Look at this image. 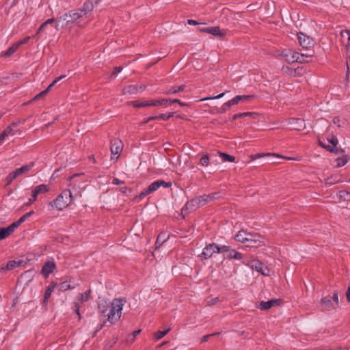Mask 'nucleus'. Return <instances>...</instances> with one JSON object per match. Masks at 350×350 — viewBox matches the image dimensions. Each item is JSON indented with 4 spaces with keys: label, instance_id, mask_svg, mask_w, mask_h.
Instances as JSON below:
<instances>
[{
    "label": "nucleus",
    "instance_id": "1",
    "mask_svg": "<svg viewBox=\"0 0 350 350\" xmlns=\"http://www.w3.org/2000/svg\"><path fill=\"white\" fill-rule=\"evenodd\" d=\"M126 298H116L109 304V313L107 314V320L113 324L118 322L121 317L122 307L126 304Z\"/></svg>",
    "mask_w": 350,
    "mask_h": 350
},
{
    "label": "nucleus",
    "instance_id": "2",
    "mask_svg": "<svg viewBox=\"0 0 350 350\" xmlns=\"http://www.w3.org/2000/svg\"><path fill=\"white\" fill-rule=\"evenodd\" d=\"M72 193L70 190H64L57 197L50 203L52 208L62 211L70 203Z\"/></svg>",
    "mask_w": 350,
    "mask_h": 350
},
{
    "label": "nucleus",
    "instance_id": "3",
    "mask_svg": "<svg viewBox=\"0 0 350 350\" xmlns=\"http://www.w3.org/2000/svg\"><path fill=\"white\" fill-rule=\"evenodd\" d=\"M338 304V293L335 291L331 297L327 295L321 299L320 304L323 310H330L336 308Z\"/></svg>",
    "mask_w": 350,
    "mask_h": 350
},
{
    "label": "nucleus",
    "instance_id": "4",
    "mask_svg": "<svg viewBox=\"0 0 350 350\" xmlns=\"http://www.w3.org/2000/svg\"><path fill=\"white\" fill-rule=\"evenodd\" d=\"M171 185L172 184L170 182H165L163 180H157L152 183L148 187L142 191L139 196L140 198H143L146 196L157 191L160 187L168 188L171 186Z\"/></svg>",
    "mask_w": 350,
    "mask_h": 350
},
{
    "label": "nucleus",
    "instance_id": "5",
    "mask_svg": "<svg viewBox=\"0 0 350 350\" xmlns=\"http://www.w3.org/2000/svg\"><path fill=\"white\" fill-rule=\"evenodd\" d=\"M243 264L250 267L252 269H255L263 275H268L269 270L267 267H263L262 263L258 260H252L248 262H243Z\"/></svg>",
    "mask_w": 350,
    "mask_h": 350
},
{
    "label": "nucleus",
    "instance_id": "6",
    "mask_svg": "<svg viewBox=\"0 0 350 350\" xmlns=\"http://www.w3.org/2000/svg\"><path fill=\"white\" fill-rule=\"evenodd\" d=\"M247 239V240H246L245 243L246 244V247H258L262 244L260 236L258 234H252L251 232H248Z\"/></svg>",
    "mask_w": 350,
    "mask_h": 350
},
{
    "label": "nucleus",
    "instance_id": "7",
    "mask_svg": "<svg viewBox=\"0 0 350 350\" xmlns=\"http://www.w3.org/2000/svg\"><path fill=\"white\" fill-rule=\"evenodd\" d=\"M297 38L300 46L304 49H308L313 45V40L302 32L297 33Z\"/></svg>",
    "mask_w": 350,
    "mask_h": 350
},
{
    "label": "nucleus",
    "instance_id": "8",
    "mask_svg": "<svg viewBox=\"0 0 350 350\" xmlns=\"http://www.w3.org/2000/svg\"><path fill=\"white\" fill-rule=\"evenodd\" d=\"M168 102L167 98H163L161 100H152L135 104L134 106L137 108L148 107V106H157L165 105Z\"/></svg>",
    "mask_w": 350,
    "mask_h": 350
},
{
    "label": "nucleus",
    "instance_id": "9",
    "mask_svg": "<svg viewBox=\"0 0 350 350\" xmlns=\"http://www.w3.org/2000/svg\"><path fill=\"white\" fill-rule=\"evenodd\" d=\"M217 253V244L216 243H210L207 245L202 250V252L200 256L204 259H208L213 255V254Z\"/></svg>",
    "mask_w": 350,
    "mask_h": 350
},
{
    "label": "nucleus",
    "instance_id": "10",
    "mask_svg": "<svg viewBox=\"0 0 350 350\" xmlns=\"http://www.w3.org/2000/svg\"><path fill=\"white\" fill-rule=\"evenodd\" d=\"M198 208H200V205L198 204V202L196 198L188 201L182 208L181 212L182 214H183V213H185V214H187L188 213L196 211Z\"/></svg>",
    "mask_w": 350,
    "mask_h": 350
},
{
    "label": "nucleus",
    "instance_id": "11",
    "mask_svg": "<svg viewBox=\"0 0 350 350\" xmlns=\"http://www.w3.org/2000/svg\"><path fill=\"white\" fill-rule=\"evenodd\" d=\"M282 55L285 58L286 61L288 64H293L297 60V58H299L298 52L289 49L283 50L282 52Z\"/></svg>",
    "mask_w": 350,
    "mask_h": 350
},
{
    "label": "nucleus",
    "instance_id": "12",
    "mask_svg": "<svg viewBox=\"0 0 350 350\" xmlns=\"http://www.w3.org/2000/svg\"><path fill=\"white\" fill-rule=\"evenodd\" d=\"M122 142L121 140L118 139H114L111 142V152L112 155H116V158H118V155L122 150Z\"/></svg>",
    "mask_w": 350,
    "mask_h": 350
},
{
    "label": "nucleus",
    "instance_id": "13",
    "mask_svg": "<svg viewBox=\"0 0 350 350\" xmlns=\"http://www.w3.org/2000/svg\"><path fill=\"white\" fill-rule=\"evenodd\" d=\"M280 303H281V299H272L267 301H261L260 303L259 306H258V308L260 310H266L270 309L271 308H272L275 306L280 305Z\"/></svg>",
    "mask_w": 350,
    "mask_h": 350
},
{
    "label": "nucleus",
    "instance_id": "14",
    "mask_svg": "<svg viewBox=\"0 0 350 350\" xmlns=\"http://www.w3.org/2000/svg\"><path fill=\"white\" fill-rule=\"evenodd\" d=\"M68 21L67 24L73 23L79 18H82L83 16L81 15V11H79V10H72L69 12H68Z\"/></svg>",
    "mask_w": 350,
    "mask_h": 350
},
{
    "label": "nucleus",
    "instance_id": "15",
    "mask_svg": "<svg viewBox=\"0 0 350 350\" xmlns=\"http://www.w3.org/2000/svg\"><path fill=\"white\" fill-rule=\"evenodd\" d=\"M49 191L47 185L42 184L35 187L32 192V198H31L30 202H34L38 194L44 193Z\"/></svg>",
    "mask_w": 350,
    "mask_h": 350
},
{
    "label": "nucleus",
    "instance_id": "16",
    "mask_svg": "<svg viewBox=\"0 0 350 350\" xmlns=\"http://www.w3.org/2000/svg\"><path fill=\"white\" fill-rule=\"evenodd\" d=\"M21 264V262L16 261V260H10L8 261L5 265L1 267L0 269V274H3L8 271H11L14 269L16 267H18Z\"/></svg>",
    "mask_w": 350,
    "mask_h": 350
},
{
    "label": "nucleus",
    "instance_id": "17",
    "mask_svg": "<svg viewBox=\"0 0 350 350\" xmlns=\"http://www.w3.org/2000/svg\"><path fill=\"white\" fill-rule=\"evenodd\" d=\"M290 124L295 130L301 131L306 128L305 121L301 118H292Z\"/></svg>",
    "mask_w": 350,
    "mask_h": 350
},
{
    "label": "nucleus",
    "instance_id": "18",
    "mask_svg": "<svg viewBox=\"0 0 350 350\" xmlns=\"http://www.w3.org/2000/svg\"><path fill=\"white\" fill-rule=\"evenodd\" d=\"M202 31L208 33L213 36H218L219 38H223L225 36V33L221 31L219 27H210L206 28H203L201 29Z\"/></svg>",
    "mask_w": 350,
    "mask_h": 350
},
{
    "label": "nucleus",
    "instance_id": "19",
    "mask_svg": "<svg viewBox=\"0 0 350 350\" xmlns=\"http://www.w3.org/2000/svg\"><path fill=\"white\" fill-rule=\"evenodd\" d=\"M55 263L53 261H48L44 263L42 268V273L47 277L55 269Z\"/></svg>",
    "mask_w": 350,
    "mask_h": 350
},
{
    "label": "nucleus",
    "instance_id": "20",
    "mask_svg": "<svg viewBox=\"0 0 350 350\" xmlns=\"http://www.w3.org/2000/svg\"><path fill=\"white\" fill-rule=\"evenodd\" d=\"M55 287V283L51 282L50 284L46 287L45 291H44V295L42 300V305L45 307H46L48 301L49 297H51V295L52 292L54 291Z\"/></svg>",
    "mask_w": 350,
    "mask_h": 350
},
{
    "label": "nucleus",
    "instance_id": "21",
    "mask_svg": "<svg viewBox=\"0 0 350 350\" xmlns=\"http://www.w3.org/2000/svg\"><path fill=\"white\" fill-rule=\"evenodd\" d=\"M318 144L327 150V151L334 153L336 154H342L345 152V150L341 148H334V146H331L330 145H326L323 142L319 140Z\"/></svg>",
    "mask_w": 350,
    "mask_h": 350
},
{
    "label": "nucleus",
    "instance_id": "22",
    "mask_svg": "<svg viewBox=\"0 0 350 350\" xmlns=\"http://www.w3.org/2000/svg\"><path fill=\"white\" fill-rule=\"evenodd\" d=\"M254 97V95H239L232 99V104L237 105L240 101H250Z\"/></svg>",
    "mask_w": 350,
    "mask_h": 350
},
{
    "label": "nucleus",
    "instance_id": "23",
    "mask_svg": "<svg viewBox=\"0 0 350 350\" xmlns=\"http://www.w3.org/2000/svg\"><path fill=\"white\" fill-rule=\"evenodd\" d=\"M34 162H31L28 165H23L21 167L17 168L15 170L17 176H19L23 174L27 173L34 165Z\"/></svg>",
    "mask_w": 350,
    "mask_h": 350
},
{
    "label": "nucleus",
    "instance_id": "24",
    "mask_svg": "<svg viewBox=\"0 0 350 350\" xmlns=\"http://www.w3.org/2000/svg\"><path fill=\"white\" fill-rule=\"evenodd\" d=\"M139 92L138 86L136 85H130L128 86H126L123 89V94H137Z\"/></svg>",
    "mask_w": 350,
    "mask_h": 350
},
{
    "label": "nucleus",
    "instance_id": "25",
    "mask_svg": "<svg viewBox=\"0 0 350 350\" xmlns=\"http://www.w3.org/2000/svg\"><path fill=\"white\" fill-rule=\"evenodd\" d=\"M227 258L229 259L233 258L241 260L243 258V255L241 253L237 252L235 250L230 249L229 253L227 254Z\"/></svg>",
    "mask_w": 350,
    "mask_h": 350
},
{
    "label": "nucleus",
    "instance_id": "26",
    "mask_svg": "<svg viewBox=\"0 0 350 350\" xmlns=\"http://www.w3.org/2000/svg\"><path fill=\"white\" fill-rule=\"evenodd\" d=\"M248 236V232L245 230H240L237 234L235 235L234 239L236 241L245 243Z\"/></svg>",
    "mask_w": 350,
    "mask_h": 350
},
{
    "label": "nucleus",
    "instance_id": "27",
    "mask_svg": "<svg viewBox=\"0 0 350 350\" xmlns=\"http://www.w3.org/2000/svg\"><path fill=\"white\" fill-rule=\"evenodd\" d=\"M213 161V157L211 155L204 154L202 156L200 160V164L202 166L206 167L211 162Z\"/></svg>",
    "mask_w": 350,
    "mask_h": 350
},
{
    "label": "nucleus",
    "instance_id": "28",
    "mask_svg": "<svg viewBox=\"0 0 350 350\" xmlns=\"http://www.w3.org/2000/svg\"><path fill=\"white\" fill-rule=\"evenodd\" d=\"M167 238H168V237L167 235V233H165V232L160 233L158 235L156 243H155L156 247H159L164 242L166 241Z\"/></svg>",
    "mask_w": 350,
    "mask_h": 350
},
{
    "label": "nucleus",
    "instance_id": "29",
    "mask_svg": "<svg viewBox=\"0 0 350 350\" xmlns=\"http://www.w3.org/2000/svg\"><path fill=\"white\" fill-rule=\"evenodd\" d=\"M298 57L297 60L295 62H299L301 64L303 63H307L309 62L308 58H310L312 57V54L306 53V54H301L298 53Z\"/></svg>",
    "mask_w": 350,
    "mask_h": 350
},
{
    "label": "nucleus",
    "instance_id": "30",
    "mask_svg": "<svg viewBox=\"0 0 350 350\" xmlns=\"http://www.w3.org/2000/svg\"><path fill=\"white\" fill-rule=\"evenodd\" d=\"M196 199L198 202L200 207L210 202V197L206 194L196 197Z\"/></svg>",
    "mask_w": 350,
    "mask_h": 350
},
{
    "label": "nucleus",
    "instance_id": "31",
    "mask_svg": "<svg viewBox=\"0 0 350 350\" xmlns=\"http://www.w3.org/2000/svg\"><path fill=\"white\" fill-rule=\"evenodd\" d=\"M108 308H109V306L108 305L107 301L106 300H102L98 304V306L99 312L103 314H105L106 313Z\"/></svg>",
    "mask_w": 350,
    "mask_h": 350
},
{
    "label": "nucleus",
    "instance_id": "32",
    "mask_svg": "<svg viewBox=\"0 0 350 350\" xmlns=\"http://www.w3.org/2000/svg\"><path fill=\"white\" fill-rule=\"evenodd\" d=\"M350 157L348 155H344L342 157H338L336 159L337 166H344L349 160Z\"/></svg>",
    "mask_w": 350,
    "mask_h": 350
},
{
    "label": "nucleus",
    "instance_id": "33",
    "mask_svg": "<svg viewBox=\"0 0 350 350\" xmlns=\"http://www.w3.org/2000/svg\"><path fill=\"white\" fill-rule=\"evenodd\" d=\"M325 184L334 185L340 182V178L338 175H332L325 180Z\"/></svg>",
    "mask_w": 350,
    "mask_h": 350
},
{
    "label": "nucleus",
    "instance_id": "34",
    "mask_svg": "<svg viewBox=\"0 0 350 350\" xmlns=\"http://www.w3.org/2000/svg\"><path fill=\"white\" fill-rule=\"evenodd\" d=\"M68 12L64 14L63 15H62L61 16L58 17L57 18V21L59 22V23H62V25H61V27L63 28L64 27H66L68 25V24H67V21H68Z\"/></svg>",
    "mask_w": 350,
    "mask_h": 350
},
{
    "label": "nucleus",
    "instance_id": "35",
    "mask_svg": "<svg viewBox=\"0 0 350 350\" xmlns=\"http://www.w3.org/2000/svg\"><path fill=\"white\" fill-rule=\"evenodd\" d=\"M170 331V328H168L164 331H158L154 334V338L156 340H159L161 339L164 336H165Z\"/></svg>",
    "mask_w": 350,
    "mask_h": 350
},
{
    "label": "nucleus",
    "instance_id": "36",
    "mask_svg": "<svg viewBox=\"0 0 350 350\" xmlns=\"http://www.w3.org/2000/svg\"><path fill=\"white\" fill-rule=\"evenodd\" d=\"M220 157L223 159L224 161H229L234 162L235 160V157L231 155H229L226 153L219 152Z\"/></svg>",
    "mask_w": 350,
    "mask_h": 350
},
{
    "label": "nucleus",
    "instance_id": "37",
    "mask_svg": "<svg viewBox=\"0 0 350 350\" xmlns=\"http://www.w3.org/2000/svg\"><path fill=\"white\" fill-rule=\"evenodd\" d=\"M327 142L330 144L331 146H334V148H338L337 145L338 144V140L337 137L334 135L328 136L327 138Z\"/></svg>",
    "mask_w": 350,
    "mask_h": 350
},
{
    "label": "nucleus",
    "instance_id": "38",
    "mask_svg": "<svg viewBox=\"0 0 350 350\" xmlns=\"http://www.w3.org/2000/svg\"><path fill=\"white\" fill-rule=\"evenodd\" d=\"M11 234L8 228H0V241L4 239Z\"/></svg>",
    "mask_w": 350,
    "mask_h": 350
},
{
    "label": "nucleus",
    "instance_id": "39",
    "mask_svg": "<svg viewBox=\"0 0 350 350\" xmlns=\"http://www.w3.org/2000/svg\"><path fill=\"white\" fill-rule=\"evenodd\" d=\"M18 45L16 43L14 44L12 46L8 48L5 51V52L4 53V55L8 56V57L10 56L18 49Z\"/></svg>",
    "mask_w": 350,
    "mask_h": 350
},
{
    "label": "nucleus",
    "instance_id": "40",
    "mask_svg": "<svg viewBox=\"0 0 350 350\" xmlns=\"http://www.w3.org/2000/svg\"><path fill=\"white\" fill-rule=\"evenodd\" d=\"M230 247L228 245H217V253H229Z\"/></svg>",
    "mask_w": 350,
    "mask_h": 350
},
{
    "label": "nucleus",
    "instance_id": "41",
    "mask_svg": "<svg viewBox=\"0 0 350 350\" xmlns=\"http://www.w3.org/2000/svg\"><path fill=\"white\" fill-rule=\"evenodd\" d=\"M18 177L15 171L10 173L8 176L5 178V182L7 185L11 184V183L16 178Z\"/></svg>",
    "mask_w": 350,
    "mask_h": 350
},
{
    "label": "nucleus",
    "instance_id": "42",
    "mask_svg": "<svg viewBox=\"0 0 350 350\" xmlns=\"http://www.w3.org/2000/svg\"><path fill=\"white\" fill-rule=\"evenodd\" d=\"M52 87L51 86V85H49V87L44 90V91L41 92L40 93H39L38 94H37L33 98V100H38L42 97H44V96L46 95V94L49 92L50 89Z\"/></svg>",
    "mask_w": 350,
    "mask_h": 350
},
{
    "label": "nucleus",
    "instance_id": "43",
    "mask_svg": "<svg viewBox=\"0 0 350 350\" xmlns=\"http://www.w3.org/2000/svg\"><path fill=\"white\" fill-rule=\"evenodd\" d=\"M90 293V291H88L83 293L79 294V295L78 296V299L81 302L88 301L89 299Z\"/></svg>",
    "mask_w": 350,
    "mask_h": 350
},
{
    "label": "nucleus",
    "instance_id": "44",
    "mask_svg": "<svg viewBox=\"0 0 350 350\" xmlns=\"http://www.w3.org/2000/svg\"><path fill=\"white\" fill-rule=\"evenodd\" d=\"M232 105H234V104H232V99L228 100V102L225 103L221 108V113H224L226 112L227 110H228L231 106Z\"/></svg>",
    "mask_w": 350,
    "mask_h": 350
},
{
    "label": "nucleus",
    "instance_id": "45",
    "mask_svg": "<svg viewBox=\"0 0 350 350\" xmlns=\"http://www.w3.org/2000/svg\"><path fill=\"white\" fill-rule=\"evenodd\" d=\"M21 224V223L19 222V221L18 220L16 221L13 222L12 224H10L7 228L9 230V231L10 232V233L12 234L16 230V228H17Z\"/></svg>",
    "mask_w": 350,
    "mask_h": 350
},
{
    "label": "nucleus",
    "instance_id": "46",
    "mask_svg": "<svg viewBox=\"0 0 350 350\" xmlns=\"http://www.w3.org/2000/svg\"><path fill=\"white\" fill-rule=\"evenodd\" d=\"M174 115V112H171V113H168L167 115L161 113L159 116H158V118H159V120H167L170 118L173 117Z\"/></svg>",
    "mask_w": 350,
    "mask_h": 350
},
{
    "label": "nucleus",
    "instance_id": "47",
    "mask_svg": "<svg viewBox=\"0 0 350 350\" xmlns=\"http://www.w3.org/2000/svg\"><path fill=\"white\" fill-rule=\"evenodd\" d=\"M34 213L33 211H30L24 214L20 219H18L19 222L21 224L24 222L27 218H29L31 215Z\"/></svg>",
    "mask_w": 350,
    "mask_h": 350
},
{
    "label": "nucleus",
    "instance_id": "48",
    "mask_svg": "<svg viewBox=\"0 0 350 350\" xmlns=\"http://www.w3.org/2000/svg\"><path fill=\"white\" fill-rule=\"evenodd\" d=\"M55 19L53 18L47 19L40 25V30H43L47 25L53 23Z\"/></svg>",
    "mask_w": 350,
    "mask_h": 350
},
{
    "label": "nucleus",
    "instance_id": "49",
    "mask_svg": "<svg viewBox=\"0 0 350 350\" xmlns=\"http://www.w3.org/2000/svg\"><path fill=\"white\" fill-rule=\"evenodd\" d=\"M167 100H168L167 103H177V104H179L181 107H184V106H187L188 105V104H187L185 103H183V102H181L178 99H167Z\"/></svg>",
    "mask_w": 350,
    "mask_h": 350
},
{
    "label": "nucleus",
    "instance_id": "50",
    "mask_svg": "<svg viewBox=\"0 0 350 350\" xmlns=\"http://www.w3.org/2000/svg\"><path fill=\"white\" fill-rule=\"evenodd\" d=\"M224 94H225V93L223 92V93H221L220 94H218V95H217L215 96L204 98L200 99V101H203V100H206L218 99V98H222Z\"/></svg>",
    "mask_w": 350,
    "mask_h": 350
},
{
    "label": "nucleus",
    "instance_id": "51",
    "mask_svg": "<svg viewBox=\"0 0 350 350\" xmlns=\"http://www.w3.org/2000/svg\"><path fill=\"white\" fill-rule=\"evenodd\" d=\"M61 288L64 290L73 289L74 286L69 284L67 282H64L63 283L61 284Z\"/></svg>",
    "mask_w": 350,
    "mask_h": 350
},
{
    "label": "nucleus",
    "instance_id": "52",
    "mask_svg": "<svg viewBox=\"0 0 350 350\" xmlns=\"http://www.w3.org/2000/svg\"><path fill=\"white\" fill-rule=\"evenodd\" d=\"M208 196L210 197V202L213 200L219 199L221 198L219 192H215L211 194H208Z\"/></svg>",
    "mask_w": 350,
    "mask_h": 350
},
{
    "label": "nucleus",
    "instance_id": "53",
    "mask_svg": "<svg viewBox=\"0 0 350 350\" xmlns=\"http://www.w3.org/2000/svg\"><path fill=\"white\" fill-rule=\"evenodd\" d=\"M252 113L250 112H244V113H237V114L234 115L233 120H237L239 118H243V117H245V116H249Z\"/></svg>",
    "mask_w": 350,
    "mask_h": 350
},
{
    "label": "nucleus",
    "instance_id": "54",
    "mask_svg": "<svg viewBox=\"0 0 350 350\" xmlns=\"http://www.w3.org/2000/svg\"><path fill=\"white\" fill-rule=\"evenodd\" d=\"M5 132H6L7 135H14L16 133V131L11 127L8 126L5 130Z\"/></svg>",
    "mask_w": 350,
    "mask_h": 350
},
{
    "label": "nucleus",
    "instance_id": "55",
    "mask_svg": "<svg viewBox=\"0 0 350 350\" xmlns=\"http://www.w3.org/2000/svg\"><path fill=\"white\" fill-rule=\"evenodd\" d=\"M30 38H31L30 36H27V37L24 38L23 40H21V41L16 42V44L19 47L21 45L26 44L29 40Z\"/></svg>",
    "mask_w": 350,
    "mask_h": 350
},
{
    "label": "nucleus",
    "instance_id": "56",
    "mask_svg": "<svg viewBox=\"0 0 350 350\" xmlns=\"http://www.w3.org/2000/svg\"><path fill=\"white\" fill-rule=\"evenodd\" d=\"M178 93L177 92V90H176V88H174V87H172V88H169L166 92H165V94H175Z\"/></svg>",
    "mask_w": 350,
    "mask_h": 350
},
{
    "label": "nucleus",
    "instance_id": "57",
    "mask_svg": "<svg viewBox=\"0 0 350 350\" xmlns=\"http://www.w3.org/2000/svg\"><path fill=\"white\" fill-rule=\"evenodd\" d=\"M341 193H345L347 196H342V194H340L341 198H343L345 200H350V192H348L346 191H341Z\"/></svg>",
    "mask_w": 350,
    "mask_h": 350
},
{
    "label": "nucleus",
    "instance_id": "58",
    "mask_svg": "<svg viewBox=\"0 0 350 350\" xmlns=\"http://www.w3.org/2000/svg\"><path fill=\"white\" fill-rule=\"evenodd\" d=\"M333 123L334 124H336L338 127H342L343 125L340 124V119L338 117H334L332 120Z\"/></svg>",
    "mask_w": 350,
    "mask_h": 350
},
{
    "label": "nucleus",
    "instance_id": "59",
    "mask_svg": "<svg viewBox=\"0 0 350 350\" xmlns=\"http://www.w3.org/2000/svg\"><path fill=\"white\" fill-rule=\"evenodd\" d=\"M218 334V333H214V334H207V335H205L202 338V340H201V342H206L208 340V339L213 336H215V335H217Z\"/></svg>",
    "mask_w": 350,
    "mask_h": 350
},
{
    "label": "nucleus",
    "instance_id": "60",
    "mask_svg": "<svg viewBox=\"0 0 350 350\" xmlns=\"http://www.w3.org/2000/svg\"><path fill=\"white\" fill-rule=\"evenodd\" d=\"M122 66H116L113 68V71L112 72L113 75H117L118 73L120 72L122 70Z\"/></svg>",
    "mask_w": 350,
    "mask_h": 350
},
{
    "label": "nucleus",
    "instance_id": "61",
    "mask_svg": "<svg viewBox=\"0 0 350 350\" xmlns=\"http://www.w3.org/2000/svg\"><path fill=\"white\" fill-rule=\"evenodd\" d=\"M66 77V75H61L60 77H57L55 80L53 81V82L50 84L51 87H53L56 83L59 81L60 80L63 79Z\"/></svg>",
    "mask_w": 350,
    "mask_h": 350
},
{
    "label": "nucleus",
    "instance_id": "62",
    "mask_svg": "<svg viewBox=\"0 0 350 350\" xmlns=\"http://www.w3.org/2000/svg\"><path fill=\"white\" fill-rule=\"evenodd\" d=\"M156 120H159V118H158V116H150L146 120H145L144 122L148 123L150 121Z\"/></svg>",
    "mask_w": 350,
    "mask_h": 350
},
{
    "label": "nucleus",
    "instance_id": "63",
    "mask_svg": "<svg viewBox=\"0 0 350 350\" xmlns=\"http://www.w3.org/2000/svg\"><path fill=\"white\" fill-rule=\"evenodd\" d=\"M112 183L116 185H121L124 183V181L120 180L116 178H113L112 180Z\"/></svg>",
    "mask_w": 350,
    "mask_h": 350
},
{
    "label": "nucleus",
    "instance_id": "64",
    "mask_svg": "<svg viewBox=\"0 0 350 350\" xmlns=\"http://www.w3.org/2000/svg\"><path fill=\"white\" fill-rule=\"evenodd\" d=\"M346 297L349 302H350V286L347 288L346 292Z\"/></svg>",
    "mask_w": 350,
    "mask_h": 350
}]
</instances>
